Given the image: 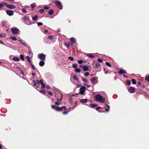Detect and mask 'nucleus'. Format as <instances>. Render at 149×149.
Wrapping results in <instances>:
<instances>
[{
	"instance_id": "obj_1",
	"label": "nucleus",
	"mask_w": 149,
	"mask_h": 149,
	"mask_svg": "<svg viewBox=\"0 0 149 149\" xmlns=\"http://www.w3.org/2000/svg\"><path fill=\"white\" fill-rule=\"evenodd\" d=\"M61 103V102L58 101L56 102L55 103V105H52V108L57 111H61L63 109H65L66 108L65 106H63L61 107H58V106Z\"/></svg>"
},
{
	"instance_id": "obj_2",
	"label": "nucleus",
	"mask_w": 149,
	"mask_h": 149,
	"mask_svg": "<svg viewBox=\"0 0 149 149\" xmlns=\"http://www.w3.org/2000/svg\"><path fill=\"white\" fill-rule=\"evenodd\" d=\"M96 100L100 103H104L105 99L103 98L102 96L99 94H97L95 96Z\"/></svg>"
},
{
	"instance_id": "obj_3",
	"label": "nucleus",
	"mask_w": 149,
	"mask_h": 149,
	"mask_svg": "<svg viewBox=\"0 0 149 149\" xmlns=\"http://www.w3.org/2000/svg\"><path fill=\"white\" fill-rule=\"evenodd\" d=\"M24 23L27 25H30L31 24V23H30L29 18L27 17L26 16H24L22 18Z\"/></svg>"
},
{
	"instance_id": "obj_4",
	"label": "nucleus",
	"mask_w": 149,
	"mask_h": 149,
	"mask_svg": "<svg viewBox=\"0 0 149 149\" xmlns=\"http://www.w3.org/2000/svg\"><path fill=\"white\" fill-rule=\"evenodd\" d=\"M86 90V88L85 87L81 86L79 90V93L81 95H84Z\"/></svg>"
},
{
	"instance_id": "obj_5",
	"label": "nucleus",
	"mask_w": 149,
	"mask_h": 149,
	"mask_svg": "<svg viewBox=\"0 0 149 149\" xmlns=\"http://www.w3.org/2000/svg\"><path fill=\"white\" fill-rule=\"evenodd\" d=\"M91 81L92 84H96L98 82V81H97V78L93 77L91 78Z\"/></svg>"
},
{
	"instance_id": "obj_6",
	"label": "nucleus",
	"mask_w": 149,
	"mask_h": 149,
	"mask_svg": "<svg viewBox=\"0 0 149 149\" xmlns=\"http://www.w3.org/2000/svg\"><path fill=\"white\" fill-rule=\"evenodd\" d=\"M55 3L60 9L61 10L62 9V6L60 1H56L55 2Z\"/></svg>"
},
{
	"instance_id": "obj_7",
	"label": "nucleus",
	"mask_w": 149,
	"mask_h": 149,
	"mask_svg": "<svg viewBox=\"0 0 149 149\" xmlns=\"http://www.w3.org/2000/svg\"><path fill=\"white\" fill-rule=\"evenodd\" d=\"M38 57L43 61H44L45 59V55L43 54H39L38 55Z\"/></svg>"
},
{
	"instance_id": "obj_8",
	"label": "nucleus",
	"mask_w": 149,
	"mask_h": 149,
	"mask_svg": "<svg viewBox=\"0 0 149 149\" xmlns=\"http://www.w3.org/2000/svg\"><path fill=\"white\" fill-rule=\"evenodd\" d=\"M19 31V29L16 28H12L11 29L12 32L14 34L17 33Z\"/></svg>"
},
{
	"instance_id": "obj_9",
	"label": "nucleus",
	"mask_w": 149,
	"mask_h": 149,
	"mask_svg": "<svg viewBox=\"0 0 149 149\" xmlns=\"http://www.w3.org/2000/svg\"><path fill=\"white\" fill-rule=\"evenodd\" d=\"M129 92L130 93H133L135 92V89L134 88L132 87H130L128 89Z\"/></svg>"
},
{
	"instance_id": "obj_10",
	"label": "nucleus",
	"mask_w": 149,
	"mask_h": 149,
	"mask_svg": "<svg viewBox=\"0 0 149 149\" xmlns=\"http://www.w3.org/2000/svg\"><path fill=\"white\" fill-rule=\"evenodd\" d=\"M40 84H41L42 85V87L43 88H45V84L44 83V82L41 79L40 80Z\"/></svg>"
},
{
	"instance_id": "obj_11",
	"label": "nucleus",
	"mask_w": 149,
	"mask_h": 149,
	"mask_svg": "<svg viewBox=\"0 0 149 149\" xmlns=\"http://www.w3.org/2000/svg\"><path fill=\"white\" fill-rule=\"evenodd\" d=\"M6 13L7 15L9 16H12L13 14V11H6Z\"/></svg>"
},
{
	"instance_id": "obj_12",
	"label": "nucleus",
	"mask_w": 149,
	"mask_h": 149,
	"mask_svg": "<svg viewBox=\"0 0 149 149\" xmlns=\"http://www.w3.org/2000/svg\"><path fill=\"white\" fill-rule=\"evenodd\" d=\"M104 108L105 110V111H108L110 108L109 106L107 104H105L104 107Z\"/></svg>"
},
{
	"instance_id": "obj_13",
	"label": "nucleus",
	"mask_w": 149,
	"mask_h": 149,
	"mask_svg": "<svg viewBox=\"0 0 149 149\" xmlns=\"http://www.w3.org/2000/svg\"><path fill=\"white\" fill-rule=\"evenodd\" d=\"M126 71L125 70L123 69L120 70L119 72V73L120 74H125L126 73Z\"/></svg>"
},
{
	"instance_id": "obj_14",
	"label": "nucleus",
	"mask_w": 149,
	"mask_h": 149,
	"mask_svg": "<svg viewBox=\"0 0 149 149\" xmlns=\"http://www.w3.org/2000/svg\"><path fill=\"white\" fill-rule=\"evenodd\" d=\"M45 62L43 61L42 60L40 61L39 63V65L40 66H43L45 64Z\"/></svg>"
},
{
	"instance_id": "obj_15",
	"label": "nucleus",
	"mask_w": 149,
	"mask_h": 149,
	"mask_svg": "<svg viewBox=\"0 0 149 149\" xmlns=\"http://www.w3.org/2000/svg\"><path fill=\"white\" fill-rule=\"evenodd\" d=\"M13 60L15 61H19L20 59L19 57L16 56H14L13 58Z\"/></svg>"
},
{
	"instance_id": "obj_16",
	"label": "nucleus",
	"mask_w": 149,
	"mask_h": 149,
	"mask_svg": "<svg viewBox=\"0 0 149 149\" xmlns=\"http://www.w3.org/2000/svg\"><path fill=\"white\" fill-rule=\"evenodd\" d=\"M83 70L84 71H86L88 70V68L87 66L84 65L83 67Z\"/></svg>"
},
{
	"instance_id": "obj_17",
	"label": "nucleus",
	"mask_w": 149,
	"mask_h": 149,
	"mask_svg": "<svg viewBox=\"0 0 149 149\" xmlns=\"http://www.w3.org/2000/svg\"><path fill=\"white\" fill-rule=\"evenodd\" d=\"M86 55L87 56L89 57L90 58H94V55H93L92 54H86Z\"/></svg>"
},
{
	"instance_id": "obj_18",
	"label": "nucleus",
	"mask_w": 149,
	"mask_h": 149,
	"mask_svg": "<svg viewBox=\"0 0 149 149\" xmlns=\"http://www.w3.org/2000/svg\"><path fill=\"white\" fill-rule=\"evenodd\" d=\"M38 16L37 15H35L34 17H32V20L33 21H35L37 20Z\"/></svg>"
},
{
	"instance_id": "obj_19",
	"label": "nucleus",
	"mask_w": 149,
	"mask_h": 149,
	"mask_svg": "<svg viewBox=\"0 0 149 149\" xmlns=\"http://www.w3.org/2000/svg\"><path fill=\"white\" fill-rule=\"evenodd\" d=\"M80 102L83 103H86L87 102V100L86 99H81L80 100Z\"/></svg>"
},
{
	"instance_id": "obj_20",
	"label": "nucleus",
	"mask_w": 149,
	"mask_h": 149,
	"mask_svg": "<svg viewBox=\"0 0 149 149\" xmlns=\"http://www.w3.org/2000/svg\"><path fill=\"white\" fill-rule=\"evenodd\" d=\"M16 8V6L14 5H9L8 7V8L10 9H14Z\"/></svg>"
},
{
	"instance_id": "obj_21",
	"label": "nucleus",
	"mask_w": 149,
	"mask_h": 149,
	"mask_svg": "<svg viewBox=\"0 0 149 149\" xmlns=\"http://www.w3.org/2000/svg\"><path fill=\"white\" fill-rule=\"evenodd\" d=\"M73 78L74 80L77 81V82H79L78 78L76 75H74L73 76Z\"/></svg>"
},
{
	"instance_id": "obj_22",
	"label": "nucleus",
	"mask_w": 149,
	"mask_h": 149,
	"mask_svg": "<svg viewBox=\"0 0 149 149\" xmlns=\"http://www.w3.org/2000/svg\"><path fill=\"white\" fill-rule=\"evenodd\" d=\"M71 41L74 43L75 44L76 42V40L75 38H70Z\"/></svg>"
},
{
	"instance_id": "obj_23",
	"label": "nucleus",
	"mask_w": 149,
	"mask_h": 149,
	"mask_svg": "<svg viewBox=\"0 0 149 149\" xmlns=\"http://www.w3.org/2000/svg\"><path fill=\"white\" fill-rule=\"evenodd\" d=\"M18 41L20 42L22 44L24 45L25 46H26V45L25 44L24 41L22 40H19Z\"/></svg>"
},
{
	"instance_id": "obj_24",
	"label": "nucleus",
	"mask_w": 149,
	"mask_h": 149,
	"mask_svg": "<svg viewBox=\"0 0 149 149\" xmlns=\"http://www.w3.org/2000/svg\"><path fill=\"white\" fill-rule=\"evenodd\" d=\"M54 12V10H50L48 12V14L50 15H51Z\"/></svg>"
},
{
	"instance_id": "obj_25",
	"label": "nucleus",
	"mask_w": 149,
	"mask_h": 149,
	"mask_svg": "<svg viewBox=\"0 0 149 149\" xmlns=\"http://www.w3.org/2000/svg\"><path fill=\"white\" fill-rule=\"evenodd\" d=\"M90 106L92 107H97V105L93 104H90Z\"/></svg>"
},
{
	"instance_id": "obj_26",
	"label": "nucleus",
	"mask_w": 149,
	"mask_h": 149,
	"mask_svg": "<svg viewBox=\"0 0 149 149\" xmlns=\"http://www.w3.org/2000/svg\"><path fill=\"white\" fill-rule=\"evenodd\" d=\"M75 71L77 72H80L81 71L80 69L79 68H76V69H75Z\"/></svg>"
},
{
	"instance_id": "obj_27",
	"label": "nucleus",
	"mask_w": 149,
	"mask_h": 149,
	"mask_svg": "<svg viewBox=\"0 0 149 149\" xmlns=\"http://www.w3.org/2000/svg\"><path fill=\"white\" fill-rule=\"evenodd\" d=\"M20 58L22 61H24V56L22 54L20 55Z\"/></svg>"
},
{
	"instance_id": "obj_28",
	"label": "nucleus",
	"mask_w": 149,
	"mask_h": 149,
	"mask_svg": "<svg viewBox=\"0 0 149 149\" xmlns=\"http://www.w3.org/2000/svg\"><path fill=\"white\" fill-rule=\"evenodd\" d=\"M40 92L44 94L46 93V91L45 90H42L41 91H40Z\"/></svg>"
},
{
	"instance_id": "obj_29",
	"label": "nucleus",
	"mask_w": 149,
	"mask_h": 149,
	"mask_svg": "<svg viewBox=\"0 0 149 149\" xmlns=\"http://www.w3.org/2000/svg\"><path fill=\"white\" fill-rule=\"evenodd\" d=\"M10 38L13 40H17V38L15 37H11Z\"/></svg>"
},
{
	"instance_id": "obj_30",
	"label": "nucleus",
	"mask_w": 149,
	"mask_h": 149,
	"mask_svg": "<svg viewBox=\"0 0 149 149\" xmlns=\"http://www.w3.org/2000/svg\"><path fill=\"white\" fill-rule=\"evenodd\" d=\"M31 66L32 67V69L34 70H36V69H37L35 67L34 65L32 64L31 65Z\"/></svg>"
},
{
	"instance_id": "obj_31",
	"label": "nucleus",
	"mask_w": 149,
	"mask_h": 149,
	"mask_svg": "<svg viewBox=\"0 0 149 149\" xmlns=\"http://www.w3.org/2000/svg\"><path fill=\"white\" fill-rule=\"evenodd\" d=\"M36 6L35 3H33L31 4V6L32 8H34Z\"/></svg>"
},
{
	"instance_id": "obj_32",
	"label": "nucleus",
	"mask_w": 149,
	"mask_h": 149,
	"mask_svg": "<svg viewBox=\"0 0 149 149\" xmlns=\"http://www.w3.org/2000/svg\"><path fill=\"white\" fill-rule=\"evenodd\" d=\"M145 79L146 80L149 82V75L145 77Z\"/></svg>"
},
{
	"instance_id": "obj_33",
	"label": "nucleus",
	"mask_w": 149,
	"mask_h": 149,
	"mask_svg": "<svg viewBox=\"0 0 149 149\" xmlns=\"http://www.w3.org/2000/svg\"><path fill=\"white\" fill-rule=\"evenodd\" d=\"M34 82H35L38 85L40 83V81H39L38 80H36L35 81H34Z\"/></svg>"
},
{
	"instance_id": "obj_34",
	"label": "nucleus",
	"mask_w": 149,
	"mask_h": 149,
	"mask_svg": "<svg viewBox=\"0 0 149 149\" xmlns=\"http://www.w3.org/2000/svg\"><path fill=\"white\" fill-rule=\"evenodd\" d=\"M77 65L76 64H73L72 65V67L76 69V68H77Z\"/></svg>"
},
{
	"instance_id": "obj_35",
	"label": "nucleus",
	"mask_w": 149,
	"mask_h": 149,
	"mask_svg": "<svg viewBox=\"0 0 149 149\" xmlns=\"http://www.w3.org/2000/svg\"><path fill=\"white\" fill-rule=\"evenodd\" d=\"M132 83L133 84H136V81L135 79H132Z\"/></svg>"
},
{
	"instance_id": "obj_36",
	"label": "nucleus",
	"mask_w": 149,
	"mask_h": 149,
	"mask_svg": "<svg viewBox=\"0 0 149 149\" xmlns=\"http://www.w3.org/2000/svg\"><path fill=\"white\" fill-rule=\"evenodd\" d=\"M100 64L98 63H96L95 64V67L96 68H98L99 67Z\"/></svg>"
},
{
	"instance_id": "obj_37",
	"label": "nucleus",
	"mask_w": 149,
	"mask_h": 149,
	"mask_svg": "<svg viewBox=\"0 0 149 149\" xmlns=\"http://www.w3.org/2000/svg\"><path fill=\"white\" fill-rule=\"evenodd\" d=\"M89 74V73L88 72H86L84 73V75L85 76L87 77L88 76Z\"/></svg>"
},
{
	"instance_id": "obj_38",
	"label": "nucleus",
	"mask_w": 149,
	"mask_h": 149,
	"mask_svg": "<svg viewBox=\"0 0 149 149\" xmlns=\"http://www.w3.org/2000/svg\"><path fill=\"white\" fill-rule=\"evenodd\" d=\"M106 65L107 66H108L109 67H110L111 66V65L108 62H107L106 63Z\"/></svg>"
},
{
	"instance_id": "obj_39",
	"label": "nucleus",
	"mask_w": 149,
	"mask_h": 149,
	"mask_svg": "<svg viewBox=\"0 0 149 149\" xmlns=\"http://www.w3.org/2000/svg\"><path fill=\"white\" fill-rule=\"evenodd\" d=\"M68 58L71 61L73 60V58L72 56H69L68 57Z\"/></svg>"
},
{
	"instance_id": "obj_40",
	"label": "nucleus",
	"mask_w": 149,
	"mask_h": 149,
	"mask_svg": "<svg viewBox=\"0 0 149 149\" xmlns=\"http://www.w3.org/2000/svg\"><path fill=\"white\" fill-rule=\"evenodd\" d=\"M97 61L99 62H102V60L100 58H98L97 59Z\"/></svg>"
},
{
	"instance_id": "obj_41",
	"label": "nucleus",
	"mask_w": 149,
	"mask_h": 149,
	"mask_svg": "<svg viewBox=\"0 0 149 149\" xmlns=\"http://www.w3.org/2000/svg\"><path fill=\"white\" fill-rule=\"evenodd\" d=\"M39 12L40 13H43L44 12V10L43 9H41L39 10Z\"/></svg>"
},
{
	"instance_id": "obj_42",
	"label": "nucleus",
	"mask_w": 149,
	"mask_h": 149,
	"mask_svg": "<svg viewBox=\"0 0 149 149\" xmlns=\"http://www.w3.org/2000/svg\"><path fill=\"white\" fill-rule=\"evenodd\" d=\"M83 62V61L81 60H79L78 61V63L79 64L82 63Z\"/></svg>"
},
{
	"instance_id": "obj_43",
	"label": "nucleus",
	"mask_w": 149,
	"mask_h": 149,
	"mask_svg": "<svg viewBox=\"0 0 149 149\" xmlns=\"http://www.w3.org/2000/svg\"><path fill=\"white\" fill-rule=\"evenodd\" d=\"M37 24L38 26H39L42 25L43 24L42 23L39 22L37 23Z\"/></svg>"
},
{
	"instance_id": "obj_44",
	"label": "nucleus",
	"mask_w": 149,
	"mask_h": 149,
	"mask_svg": "<svg viewBox=\"0 0 149 149\" xmlns=\"http://www.w3.org/2000/svg\"><path fill=\"white\" fill-rule=\"evenodd\" d=\"M22 12H24V13H27L26 10L24 8H22Z\"/></svg>"
},
{
	"instance_id": "obj_45",
	"label": "nucleus",
	"mask_w": 149,
	"mask_h": 149,
	"mask_svg": "<svg viewBox=\"0 0 149 149\" xmlns=\"http://www.w3.org/2000/svg\"><path fill=\"white\" fill-rule=\"evenodd\" d=\"M33 86H36V87H38V85L35 82H34V83L33 84Z\"/></svg>"
},
{
	"instance_id": "obj_46",
	"label": "nucleus",
	"mask_w": 149,
	"mask_h": 149,
	"mask_svg": "<svg viewBox=\"0 0 149 149\" xmlns=\"http://www.w3.org/2000/svg\"><path fill=\"white\" fill-rule=\"evenodd\" d=\"M4 5L6 7H8H8L9 6V4L8 3H4Z\"/></svg>"
},
{
	"instance_id": "obj_47",
	"label": "nucleus",
	"mask_w": 149,
	"mask_h": 149,
	"mask_svg": "<svg viewBox=\"0 0 149 149\" xmlns=\"http://www.w3.org/2000/svg\"><path fill=\"white\" fill-rule=\"evenodd\" d=\"M28 61L29 62V64H30V65L31 64H32V63L31 62V61L30 59V60H28Z\"/></svg>"
},
{
	"instance_id": "obj_48",
	"label": "nucleus",
	"mask_w": 149,
	"mask_h": 149,
	"mask_svg": "<svg viewBox=\"0 0 149 149\" xmlns=\"http://www.w3.org/2000/svg\"><path fill=\"white\" fill-rule=\"evenodd\" d=\"M65 46H66L67 47H68L70 46V44L68 43H65Z\"/></svg>"
},
{
	"instance_id": "obj_49",
	"label": "nucleus",
	"mask_w": 149,
	"mask_h": 149,
	"mask_svg": "<svg viewBox=\"0 0 149 149\" xmlns=\"http://www.w3.org/2000/svg\"><path fill=\"white\" fill-rule=\"evenodd\" d=\"M44 8L46 10H47L49 9V7L47 6H45L44 7Z\"/></svg>"
},
{
	"instance_id": "obj_50",
	"label": "nucleus",
	"mask_w": 149,
	"mask_h": 149,
	"mask_svg": "<svg viewBox=\"0 0 149 149\" xmlns=\"http://www.w3.org/2000/svg\"><path fill=\"white\" fill-rule=\"evenodd\" d=\"M26 58L28 60H29L30 59V57L28 56H27L26 57Z\"/></svg>"
},
{
	"instance_id": "obj_51",
	"label": "nucleus",
	"mask_w": 149,
	"mask_h": 149,
	"mask_svg": "<svg viewBox=\"0 0 149 149\" xmlns=\"http://www.w3.org/2000/svg\"><path fill=\"white\" fill-rule=\"evenodd\" d=\"M82 79L84 81L86 82H87V80L86 79L82 78Z\"/></svg>"
},
{
	"instance_id": "obj_52",
	"label": "nucleus",
	"mask_w": 149,
	"mask_h": 149,
	"mask_svg": "<svg viewBox=\"0 0 149 149\" xmlns=\"http://www.w3.org/2000/svg\"><path fill=\"white\" fill-rule=\"evenodd\" d=\"M77 88H79L80 87L81 88V86H82L80 84H77Z\"/></svg>"
},
{
	"instance_id": "obj_53",
	"label": "nucleus",
	"mask_w": 149,
	"mask_h": 149,
	"mask_svg": "<svg viewBox=\"0 0 149 149\" xmlns=\"http://www.w3.org/2000/svg\"><path fill=\"white\" fill-rule=\"evenodd\" d=\"M53 38V36H48V38L50 39H52Z\"/></svg>"
},
{
	"instance_id": "obj_54",
	"label": "nucleus",
	"mask_w": 149,
	"mask_h": 149,
	"mask_svg": "<svg viewBox=\"0 0 149 149\" xmlns=\"http://www.w3.org/2000/svg\"><path fill=\"white\" fill-rule=\"evenodd\" d=\"M48 93L50 95H51V96L52 95H53L52 93L51 92H48Z\"/></svg>"
},
{
	"instance_id": "obj_55",
	"label": "nucleus",
	"mask_w": 149,
	"mask_h": 149,
	"mask_svg": "<svg viewBox=\"0 0 149 149\" xmlns=\"http://www.w3.org/2000/svg\"><path fill=\"white\" fill-rule=\"evenodd\" d=\"M46 88L47 89H50L51 88L50 86L49 85H47L46 86Z\"/></svg>"
},
{
	"instance_id": "obj_56",
	"label": "nucleus",
	"mask_w": 149,
	"mask_h": 149,
	"mask_svg": "<svg viewBox=\"0 0 149 149\" xmlns=\"http://www.w3.org/2000/svg\"><path fill=\"white\" fill-rule=\"evenodd\" d=\"M131 84V82H130V81H128L127 83V84L128 85H129L130 84Z\"/></svg>"
},
{
	"instance_id": "obj_57",
	"label": "nucleus",
	"mask_w": 149,
	"mask_h": 149,
	"mask_svg": "<svg viewBox=\"0 0 149 149\" xmlns=\"http://www.w3.org/2000/svg\"><path fill=\"white\" fill-rule=\"evenodd\" d=\"M68 112H63V114L65 115L67 114Z\"/></svg>"
},
{
	"instance_id": "obj_58",
	"label": "nucleus",
	"mask_w": 149,
	"mask_h": 149,
	"mask_svg": "<svg viewBox=\"0 0 149 149\" xmlns=\"http://www.w3.org/2000/svg\"><path fill=\"white\" fill-rule=\"evenodd\" d=\"M101 108V107H97L96 108V110L97 111L99 109H100Z\"/></svg>"
},
{
	"instance_id": "obj_59",
	"label": "nucleus",
	"mask_w": 149,
	"mask_h": 149,
	"mask_svg": "<svg viewBox=\"0 0 149 149\" xmlns=\"http://www.w3.org/2000/svg\"><path fill=\"white\" fill-rule=\"evenodd\" d=\"M3 6V5L2 3H0V8L2 7Z\"/></svg>"
},
{
	"instance_id": "obj_60",
	"label": "nucleus",
	"mask_w": 149,
	"mask_h": 149,
	"mask_svg": "<svg viewBox=\"0 0 149 149\" xmlns=\"http://www.w3.org/2000/svg\"><path fill=\"white\" fill-rule=\"evenodd\" d=\"M0 44H3V42L1 40H0Z\"/></svg>"
},
{
	"instance_id": "obj_61",
	"label": "nucleus",
	"mask_w": 149,
	"mask_h": 149,
	"mask_svg": "<svg viewBox=\"0 0 149 149\" xmlns=\"http://www.w3.org/2000/svg\"><path fill=\"white\" fill-rule=\"evenodd\" d=\"M21 73L23 75H24V72L22 70H21L20 71Z\"/></svg>"
},
{
	"instance_id": "obj_62",
	"label": "nucleus",
	"mask_w": 149,
	"mask_h": 149,
	"mask_svg": "<svg viewBox=\"0 0 149 149\" xmlns=\"http://www.w3.org/2000/svg\"><path fill=\"white\" fill-rule=\"evenodd\" d=\"M137 84L139 85H140L141 84V82L139 81L137 82Z\"/></svg>"
},
{
	"instance_id": "obj_63",
	"label": "nucleus",
	"mask_w": 149,
	"mask_h": 149,
	"mask_svg": "<svg viewBox=\"0 0 149 149\" xmlns=\"http://www.w3.org/2000/svg\"><path fill=\"white\" fill-rule=\"evenodd\" d=\"M123 76L124 77H125L126 78H128V77L127 76H126V75H123Z\"/></svg>"
},
{
	"instance_id": "obj_64",
	"label": "nucleus",
	"mask_w": 149,
	"mask_h": 149,
	"mask_svg": "<svg viewBox=\"0 0 149 149\" xmlns=\"http://www.w3.org/2000/svg\"><path fill=\"white\" fill-rule=\"evenodd\" d=\"M48 31L47 30H45L44 31V32L45 33H47L48 32Z\"/></svg>"
}]
</instances>
